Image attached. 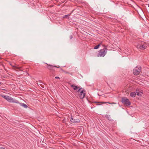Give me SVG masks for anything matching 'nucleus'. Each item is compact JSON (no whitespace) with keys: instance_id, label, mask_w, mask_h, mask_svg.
I'll return each mask as SVG.
<instances>
[{"instance_id":"nucleus-26","label":"nucleus","mask_w":149,"mask_h":149,"mask_svg":"<svg viewBox=\"0 0 149 149\" xmlns=\"http://www.w3.org/2000/svg\"><path fill=\"white\" fill-rule=\"evenodd\" d=\"M148 7H149V4H148Z\"/></svg>"},{"instance_id":"nucleus-2","label":"nucleus","mask_w":149,"mask_h":149,"mask_svg":"<svg viewBox=\"0 0 149 149\" xmlns=\"http://www.w3.org/2000/svg\"><path fill=\"white\" fill-rule=\"evenodd\" d=\"M104 47L103 49H100L99 51L97 56L98 57H104L107 52V49L106 46L103 45Z\"/></svg>"},{"instance_id":"nucleus-8","label":"nucleus","mask_w":149,"mask_h":149,"mask_svg":"<svg viewBox=\"0 0 149 149\" xmlns=\"http://www.w3.org/2000/svg\"><path fill=\"white\" fill-rule=\"evenodd\" d=\"M136 94L139 96H141L143 94V91L139 89H137L136 91Z\"/></svg>"},{"instance_id":"nucleus-15","label":"nucleus","mask_w":149,"mask_h":149,"mask_svg":"<svg viewBox=\"0 0 149 149\" xmlns=\"http://www.w3.org/2000/svg\"><path fill=\"white\" fill-rule=\"evenodd\" d=\"M11 101H12L10 102H15V103L19 104V101L17 100H13V98H12V100H11Z\"/></svg>"},{"instance_id":"nucleus-16","label":"nucleus","mask_w":149,"mask_h":149,"mask_svg":"<svg viewBox=\"0 0 149 149\" xmlns=\"http://www.w3.org/2000/svg\"><path fill=\"white\" fill-rule=\"evenodd\" d=\"M10 65H11L13 68H15V69H19L20 68H21V67H17L15 65H13L12 64H10Z\"/></svg>"},{"instance_id":"nucleus-6","label":"nucleus","mask_w":149,"mask_h":149,"mask_svg":"<svg viewBox=\"0 0 149 149\" xmlns=\"http://www.w3.org/2000/svg\"><path fill=\"white\" fill-rule=\"evenodd\" d=\"M70 121L71 122L73 123H79L80 121V120L78 119L74 118L73 116H72V115L71 114V117L70 119Z\"/></svg>"},{"instance_id":"nucleus-24","label":"nucleus","mask_w":149,"mask_h":149,"mask_svg":"<svg viewBox=\"0 0 149 149\" xmlns=\"http://www.w3.org/2000/svg\"><path fill=\"white\" fill-rule=\"evenodd\" d=\"M0 149H5L4 148H0Z\"/></svg>"},{"instance_id":"nucleus-14","label":"nucleus","mask_w":149,"mask_h":149,"mask_svg":"<svg viewBox=\"0 0 149 149\" xmlns=\"http://www.w3.org/2000/svg\"><path fill=\"white\" fill-rule=\"evenodd\" d=\"M136 95V93L134 92H131L130 95V96L132 97H135Z\"/></svg>"},{"instance_id":"nucleus-25","label":"nucleus","mask_w":149,"mask_h":149,"mask_svg":"<svg viewBox=\"0 0 149 149\" xmlns=\"http://www.w3.org/2000/svg\"><path fill=\"white\" fill-rule=\"evenodd\" d=\"M2 84V83L1 82H0V85H1Z\"/></svg>"},{"instance_id":"nucleus-10","label":"nucleus","mask_w":149,"mask_h":149,"mask_svg":"<svg viewBox=\"0 0 149 149\" xmlns=\"http://www.w3.org/2000/svg\"><path fill=\"white\" fill-rule=\"evenodd\" d=\"M47 65H48V66L47 67V68L49 70H53V67H56L58 68H59L60 67L59 66L58 67H57V66H55V65L52 66V65H48L47 64Z\"/></svg>"},{"instance_id":"nucleus-12","label":"nucleus","mask_w":149,"mask_h":149,"mask_svg":"<svg viewBox=\"0 0 149 149\" xmlns=\"http://www.w3.org/2000/svg\"><path fill=\"white\" fill-rule=\"evenodd\" d=\"M105 116L106 118H107L109 120L111 121L113 120L112 118L109 115L106 114L105 115Z\"/></svg>"},{"instance_id":"nucleus-18","label":"nucleus","mask_w":149,"mask_h":149,"mask_svg":"<svg viewBox=\"0 0 149 149\" xmlns=\"http://www.w3.org/2000/svg\"><path fill=\"white\" fill-rule=\"evenodd\" d=\"M62 70L63 71V72H64V73H65L66 74H70L72 75V73H70L69 72H68V71H65V70Z\"/></svg>"},{"instance_id":"nucleus-3","label":"nucleus","mask_w":149,"mask_h":149,"mask_svg":"<svg viewBox=\"0 0 149 149\" xmlns=\"http://www.w3.org/2000/svg\"><path fill=\"white\" fill-rule=\"evenodd\" d=\"M121 102L125 105L129 106L130 105L131 102L126 97H121Z\"/></svg>"},{"instance_id":"nucleus-19","label":"nucleus","mask_w":149,"mask_h":149,"mask_svg":"<svg viewBox=\"0 0 149 149\" xmlns=\"http://www.w3.org/2000/svg\"><path fill=\"white\" fill-rule=\"evenodd\" d=\"M70 14H71V13L70 14H68V15H64V16H63V18H66L68 17V16H69L70 15Z\"/></svg>"},{"instance_id":"nucleus-21","label":"nucleus","mask_w":149,"mask_h":149,"mask_svg":"<svg viewBox=\"0 0 149 149\" xmlns=\"http://www.w3.org/2000/svg\"><path fill=\"white\" fill-rule=\"evenodd\" d=\"M57 116L58 117H59L60 118H61L62 117V116L61 115H60V116L57 115Z\"/></svg>"},{"instance_id":"nucleus-20","label":"nucleus","mask_w":149,"mask_h":149,"mask_svg":"<svg viewBox=\"0 0 149 149\" xmlns=\"http://www.w3.org/2000/svg\"><path fill=\"white\" fill-rule=\"evenodd\" d=\"M62 122L66 124V120L65 119V118H64V119L62 120Z\"/></svg>"},{"instance_id":"nucleus-1","label":"nucleus","mask_w":149,"mask_h":149,"mask_svg":"<svg viewBox=\"0 0 149 149\" xmlns=\"http://www.w3.org/2000/svg\"><path fill=\"white\" fill-rule=\"evenodd\" d=\"M78 94L77 97H79L81 99H83L86 95V91L81 88H79L78 91L76 92Z\"/></svg>"},{"instance_id":"nucleus-9","label":"nucleus","mask_w":149,"mask_h":149,"mask_svg":"<svg viewBox=\"0 0 149 149\" xmlns=\"http://www.w3.org/2000/svg\"><path fill=\"white\" fill-rule=\"evenodd\" d=\"M71 87L72 88L74 91H77V89H79V88H80V87H78L77 86L75 85L74 84H72L70 85Z\"/></svg>"},{"instance_id":"nucleus-11","label":"nucleus","mask_w":149,"mask_h":149,"mask_svg":"<svg viewBox=\"0 0 149 149\" xmlns=\"http://www.w3.org/2000/svg\"><path fill=\"white\" fill-rule=\"evenodd\" d=\"M94 103H96V105H100L102 104H104V103H108L109 104H111V103L110 102H95Z\"/></svg>"},{"instance_id":"nucleus-5","label":"nucleus","mask_w":149,"mask_h":149,"mask_svg":"<svg viewBox=\"0 0 149 149\" xmlns=\"http://www.w3.org/2000/svg\"><path fill=\"white\" fill-rule=\"evenodd\" d=\"M141 67H136L133 70V72L135 75H137L139 74L140 72L141 71Z\"/></svg>"},{"instance_id":"nucleus-17","label":"nucleus","mask_w":149,"mask_h":149,"mask_svg":"<svg viewBox=\"0 0 149 149\" xmlns=\"http://www.w3.org/2000/svg\"><path fill=\"white\" fill-rule=\"evenodd\" d=\"M101 43H100V44H98V45H97L96 46H95L94 47V49H98L99 48V47L100 46V45H101Z\"/></svg>"},{"instance_id":"nucleus-7","label":"nucleus","mask_w":149,"mask_h":149,"mask_svg":"<svg viewBox=\"0 0 149 149\" xmlns=\"http://www.w3.org/2000/svg\"><path fill=\"white\" fill-rule=\"evenodd\" d=\"M1 96L4 98V99H6L7 101L10 102H11V100H12V98L11 97L7 96V95H1Z\"/></svg>"},{"instance_id":"nucleus-4","label":"nucleus","mask_w":149,"mask_h":149,"mask_svg":"<svg viewBox=\"0 0 149 149\" xmlns=\"http://www.w3.org/2000/svg\"><path fill=\"white\" fill-rule=\"evenodd\" d=\"M147 44H144L143 42H140L139 44L137 45V48L140 49H144L147 48Z\"/></svg>"},{"instance_id":"nucleus-13","label":"nucleus","mask_w":149,"mask_h":149,"mask_svg":"<svg viewBox=\"0 0 149 149\" xmlns=\"http://www.w3.org/2000/svg\"><path fill=\"white\" fill-rule=\"evenodd\" d=\"M19 104L21 106L23 107L24 108H26L28 107V106L27 105H26L25 104H24V103H19Z\"/></svg>"},{"instance_id":"nucleus-22","label":"nucleus","mask_w":149,"mask_h":149,"mask_svg":"<svg viewBox=\"0 0 149 149\" xmlns=\"http://www.w3.org/2000/svg\"><path fill=\"white\" fill-rule=\"evenodd\" d=\"M73 38V36L72 35H71L70 36V39H72Z\"/></svg>"},{"instance_id":"nucleus-23","label":"nucleus","mask_w":149,"mask_h":149,"mask_svg":"<svg viewBox=\"0 0 149 149\" xmlns=\"http://www.w3.org/2000/svg\"><path fill=\"white\" fill-rule=\"evenodd\" d=\"M55 79H59V77H55Z\"/></svg>"}]
</instances>
